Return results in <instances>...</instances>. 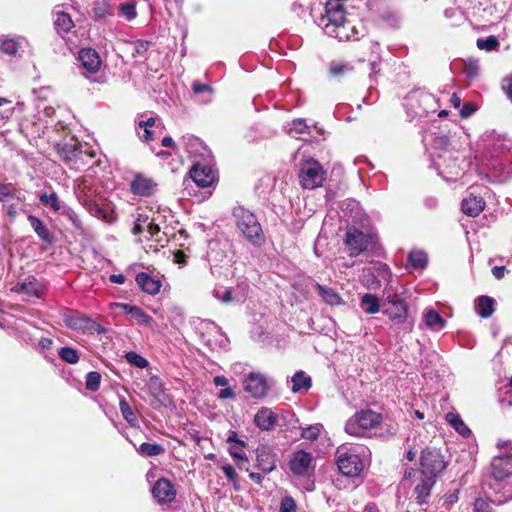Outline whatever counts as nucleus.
<instances>
[{
	"label": "nucleus",
	"mask_w": 512,
	"mask_h": 512,
	"mask_svg": "<svg viewBox=\"0 0 512 512\" xmlns=\"http://www.w3.org/2000/svg\"><path fill=\"white\" fill-rule=\"evenodd\" d=\"M317 23L328 36L339 41H355L363 36L362 31L346 18L340 0H329L325 5V14L319 17Z\"/></svg>",
	"instance_id": "nucleus-1"
},
{
	"label": "nucleus",
	"mask_w": 512,
	"mask_h": 512,
	"mask_svg": "<svg viewBox=\"0 0 512 512\" xmlns=\"http://www.w3.org/2000/svg\"><path fill=\"white\" fill-rule=\"evenodd\" d=\"M55 150L60 158L70 169L80 170L84 168L95 153L87 152L82 149V145L71 138L69 141H63L55 145Z\"/></svg>",
	"instance_id": "nucleus-2"
},
{
	"label": "nucleus",
	"mask_w": 512,
	"mask_h": 512,
	"mask_svg": "<svg viewBox=\"0 0 512 512\" xmlns=\"http://www.w3.org/2000/svg\"><path fill=\"white\" fill-rule=\"evenodd\" d=\"M336 464L339 471L348 477H357L365 468V460L357 448L340 446L336 450Z\"/></svg>",
	"instance_id": "nucleus-3"
},
{
	"label": "nucleus",
	"mask_w": 512,
	"mask_h": 512,
	"mask_svg": "<svg viewBox=\"0 0 512 512\" xmlns=\"http://www.w3.org/2000/svg\"><path fill=\"white\" fill-rule=\"evenodd\" d=\"M381 421L380 414L372 410H362L348 419L345 431L352 436L364 437L369 430L377 427Z\"/></svg>",
	"instance_id": "nucleus-4"
},
{
	"label": "nucleus",
	"mask_w": 512,
	"mask_h": 512,
	"mask_svg": "<svg viewBox=\"0 0 512 512\" xmlns=\"http://www.w3.org/2000/svg\"><path fill=\"white\" fill-rule=\"evenodd\" d=\"M298 176L304 189H315L322 186L326 179V171L318 161L308 159L301 164Z\"/></svg>",
	"instance_id": "nucleus-5"
},
{
	"label": "nucleus",
	"mask_w": 512,
	"mask_h": 512,
	"mask_svg": "<svg viewBox=\"0 0 512 512\" xmlns=\"http://www.w3.org/2000/svg\"><path fill=\"white\" fill-rule=\"evenodd\" d=\"M421 473L424 476L435 478L447 467V462L440 450L426 448L421 452L420 457Z\"/></svg>",
	"instance_id": "nucleus-6"
},
{
	"label": "nucleus",
	"mask_w": 512,
	"mask_h": 512,
	"mask_svg": "<svg viewBox=\"0 0 512 512\" xmlns=\"http://www.w3.org/2000/svg\"><path fill=\"white\" fill-rule=\"evenodd\" d=\"M233 216L236 218V224L241 233L252 244L256 243V216L242 205H238L233 210Z\"/></svg>",
	"instance_id": "nucleus-7"
},
{
	"label": "nucleus",
	"mask_w": 512,
	"mask_h": 512,
	"mask_svg": "<svg viewBox=\"0 0 512 512\" xmlns=\"http://www.w3.org/2000/svg\"><path fill=\"white\" fill-rule=\"evenodd\" d=\"M64 322L69 328L74 330H81L84 333L101 334L104 332V328L100 324L92 320L90 317L79 313L66 316L64 318Z\"/></svg>",
	"instance_id": "nucleus-8"
},
{
	"label": "nucleus",
	"mask_w": 512,
	"mask_h": 512,
	"mask_svg": "<svg viewBox=\"0 0 512 512\" xmlns=\"http://www.w3.org/2000/svg\"><path fill=\"white\" fill-rule=\"evenodd\" d=\"M371 242V237L362 231L351 227L346 231L345 244L347 245L350 255L357 256L366 250Z\"/></svg>",
	"instance_id": "nucleus-9"
},
{
	"label": "nucleus",
	"mask_w": 512,
	"mask_h": 512,
	"mask_svg": "<svg viewBox=\"0 0 512 512\" xmlns=\"http://www.w3.org/2000/svg\"><path fill=\"white\" fill-rule=\"evenodd\" d=\"M289 465L293 474L297 476H310L314 471L312 455L303 450L293 454Z\"/></svg>",
	"instance_id": "nucleus-10"
},
{
	"label": "nucleus",
	"mask_w": 512,
	"mask_h": 512,
	"mask_svg": "<svg viewBox=\"0 0 512 512\" xmlns=\"http://www.w3.org/2000/svg\"><path fill=\"white\" fill-rule=\"evenodd\" d=\"M153 497L161 504L171 503L175 500L177 490L167 478H159L152 488Z\"/></svg>",
	"instance_id": "nucleus-11"
},
{
	"label": "nucleus",
	"mask_w": 512,
	"mask_h": 512,
	"mask_svg": "<svg viewBox=\"0 0 512 512\" xmlns=\"http://www.w3.org/2000/svg\"><path fill=\"white\" fill-rule=\"evenodd\" d=\"M157 188L156 181L142 173L135 174L130 182V191L137 196L150 197Z\"/></svg>",
	"instance_id": "nucleus-12"
},
{
	"label": "nucleus",
	"mask_w": 512,
	"mask_h": 512,
	"mask_svg": "<svg viewBox=\"0 0 512 512\" xmlns=\"http://www.w3.org/2000/svg\"><path fill=\"white\" fill-rule=\"evenodd\" d=\"M147 233L149 234V237L147 238V252L152 251L156 253L160 248H164L169 242L167 234L161 231L160 226L155 223L154 219H151L149 222V225L147 226Z\"/></svg>",
	"instance_id": "nucleus-13"
},
{
	"label": "nucleus",
	"mask_w": 512,
	"mask_h": 512,
	"mask_svg": "<svg viewBox=\"0 0 512 512\" xmlns=\"http://www.w3.org/2000/svg\"><path fill=\"white\" fill-rule=\"evenodd\" d=\"M189 174L200 188L210 187L216 180L214 170L207 165L195 164L190 169Z\"/></svg>",
	"instance_id": "nucleus-14"
},
{
	"label": "nucleus",
	"mask_w": 512,
	"mask_h": 512,
	"mask_svg": "<svg viewBox=\"0 0 512 512\" xmlns=\"http://www.w3.org/2000/svg\"><path fill=\"white\" fill-rule=\"evenodd\" d=\"M281 418H284L282 410L262 407L258 409V429L271 431L279 424Z\"/></svg>",
	"instance_id": "nucleus-15"
},
{
	"label": "nucleus",
	"mask_w": 512,
	"mask_h": 512,
	"mask_svg": "<svg viewBox=\"0 0 512 512\" xmlns=\"http://www.w3.org/2000/svg\"><path fill=\"white\" fill-rule=\"evenodd\" d=\"M383 313L395 323H404L407 318V305L401 299H397L395 297L388 298L387 305Z\"/></svg>",
	"instance_id": "nucleus-16"
},
{
	"label": "nucleus",
	"mask_w": 512,
	"mask_h": 512,
	"mask_svg": "<svg viewBox=\"0 0 512 512\" xmlns=\"http://www.w3.org/2000/svg\"><path fill=\"white\" fill-rule=\"evenodd\" d=\"M78 60L91 74L97 73L101 67V58L93 48H82L78 53Z\"/></svg>",
	"instance_id": "nucleus-17"
},
{
	"label": "nucleus",
	"mask_w": 512,
	"mask_h": 512,
	"mask_svg": "<svg viewBox=\"0 0 512 512\" xmlns=\"http://www.w3.org/2000/svg\"><path fill=\"white\" fill-rule=\"evenodd\" d=\"M45 287L35 276H28L24 282L18 283L11 288L12 292L23 293L28 296L40 297L44 293Z\"/></svg>",
	"instance_id": "nucleus-18"
},
{
	"label": "nucleus",
	"mask_w": 512,
	"mask_h": 512,
	"mask_svg": "<svg viewBox=\"0 0 512 512\" xmlns=\"http://www.w3.org/2000/svg\"><path fill=\"white\" fill-rule=\"evenodd\" d=\"M410 100L417 102L416 113L419 115H427L436 111V99L428 92H416L410 96Z\"/></svg>",
	"instance_id": "nucleus-19"
},
{
	"label": "nucleus",
	"mask_w": 512,
	"mask_h": 512,
	"mask_svg": "<svg viewBox=\"0 0 512 512\" xmlns=\"http://www.w3.org/2000/svg\"><path fill=\"white\" fill-rule=\"evenodd\" d=\"M135 281L140 289L149 295H157L162 287V282L160 279L153 277L146 272L138 273L136 275Z\"/></svg>",
	"instance_id": "nucleus-20"
},
{
	"label": "nucleus",
	"mask_w": 512,
	"mask_h": 512,
	"mask_svg": "<svg viewBox=\"0 0 512 512\" xmlns=\"http://www.w3.org/2000/svg\"><path fill=\"white\" fill-rule=\"evenodd\" d=\"M277 456L270 446L263 445L258 447V469L264 473H269L276 467Z\"/></svg>",
	"instance_id": "nucleus-21"
},
{
	"label": "nucleus",
	"mask_w": 512,
	"mask_h": 512,
	"mask_svg": "<svg viewBox=\"0 0 512 512\" xmlns=\"http://www.w3.org/2000/svg\"><path fill=\"white\" fill-rule=\"evenodd\" d=\"M32 229L37 234L39 239L48 245L55 243V237L53 233L48 229L46 224L35 215H28L27 217Z\"/></svg>",
	"instance_id": "nucleus-22"
},
{
	"label": "nucleus",
	"mask_w": 512,
	"mask_h": 512,
	"mask_svg": "<svg viewBox=\"0 0 512 512\" xmlns=\"http://www.w3.org/2000/svg\"><path fill=\"white\" fill-rule=\"evenodd\" d=\"M512 474V463L502 462L499 457H494L491 462V476L496 482H502Z\"/></svg>",
	"instance_id": "nucleus-23"
},
{
	"label": "nucleus",
	"mask_w": 512,
	"mask_h": 512,
	"mask_svg": "<svg viewBox=\"0 0 512 512\" xmlns=\"http://www.w3.org/2000/svg\"><path fill=\"white\" fill-rule=\"evenodd\" d=\"M435 484V478L425 476L424 479L418 483L414 489V493L416 495L415 499L419 505L426 504L428 502V498L430 497L431 490Z\"/></svg>",
	"instance_id": "nucleus-24"
},
{
	"label": "nucleus",
	"mask_w": 512,
	"mask_h": 512,
	"mask_svg": "<svg viewBox=\"0 0 512 512\" xmlns=\"http://www.w3.org/2000/svg\"><path fill=\"white\" fill-rule=\"evenodd\" d=\"M54 26L57 33L61 36H64L75 27V24L69 13L64 11H56L54 13Z\"/></svg>",
	"instance_id": "nucleus-25"
},
{
	"label": "nucleus",
	"mask_w": 512,
	"mask_h": 512,
	"mask_svg": "<svg viewBox=\"0 0 512 512\" xmlns=\"http://www.w3.org/2000/svg\"><path fill=\"white\" fill-rule=\"evenodd\" d=\"M461 206L466 215L476 217L483 211L485 202L481 197L469 196L462 201Z\"/></svg>",
	"instance_id": "nucleus-26"
},
{
	"label": "nucleus",
	"mask_w": 512,
	"mask_h": 512,
	"mask_svg": "<svg viewBox=\"0 0 512 512\" xmlns=\"http://www.w3.org/2000/svg\"><path fill=\"white\" fill-rule=\"evenodd\" d=\"M423 320L427 328L433 331H440L446 325L445 319H443L440 314L433 309L425 310Z\"/></svg>",
	"instance_id": "nucleus-27"
},
{
	"label": "nucleus",
	"mask_w": 512,
	"mask_h": 512,
	"mask_svg": "<svg viewBox=\"0 0 512 512\" xmlns=\"http://www.w3.org/2000/svg\"><path fill=\"white\" fill-rule=\"evenodd\" d=\"M315 287L318 290V293L321 296L322 300L326 304L331 306L343 304V299L334 289L321 285L319 283H316Z\"/></svg>",
	"instance_id": "nucleus-28"
},
{
	"label": "nucleus",
	"mask_w": 512,
	"mask_h": 512,
	"mask_svg": "<svg viewBox=\"0 0 512 512\" xmlns=\"http://www.w3.org/2000/svg\"><path fill=\"white\" fill-rule=\"evenodd\" d=\"M292 387L291 391L293 393L306 392L310 389L312 385L311 378L305 374L303 371L296 372L292 379Z\"/></svg>",
	"instance_id": "nucleus-29"
},
{
	"label": "nucleus",
	"mask_w": 512,
	"mask_h": 512,
	"mask_svg": "<svg viewBox=\"0 0 512 512\" xmlns=\"http://www.w3.org/2000/svg\"><path fill=\"white\" fill-rule=\"evenodd\" d=\"M124 311L127 314H130L133 319L137 321L138 324L151 326L153 323V318L146 314L143 309L135 305L123 304Z\"/></svg>",
	"instance_id": "nucleus-30"
},
{
	"label": "nucleus",
	"mask_w": 512,
	"mask_h": 512,
	"mask_svg": "<svg viewBox=\"0 0 512 512\" xmlns=\"http://www.w3.org/2000/svg\"><path fill=\"white\" fill-rule=\"evenodd\" d=\"M77 195H78L80 202L84 203L93 198H96L97 191L88 180L82 178L79 180V183H78Z\"/></svg>",
	"instance_id": "nucleus-31"
},
{
	"label": "nucleus",
	"mask_w": 512,
	"mask_h": 512,
	"mask_svg": "<svg viewBox=\"0 0 512 512\" xmlns=\"http://www.w3.org/2000/svg\"><path fill=\"white\" fill-rule=\"evenodd\" d=\"M495 301L489 296H480L476 302V312L482 318L490 317L494 312Z\"/></svg>",
	"instance_id": "nucleus-32"
},
{
	"label": "nucleus",
	"mask_w": 512,
	"mask_h": 512,
	"mask_svg": "<svg viewBox=\"0 0 512 512\" xmlns=\"http://www.w3.org/2000/svg\"><path fill=\"white\" fill-rule=\"evenodd\" d=\"M150 394L159 401L165 397V387L163 381L156 375H152L147 383Z\"/></svg>",
	"instance_id": "nucleus-33"
},
{
	"label": "nucleus",
	"mask_w": 512,
	"mask_h": 512,
	"mask_svg": "<svg viewBox=\"0 0 512 512\" xmlns=\"http://www.w3.org/2000/svg\"><path fill=\"white\" fill-rule=\"evenodd\" d=\"M360 306L367 314H375L380 308L378 298L370 293L362 296Z\"/></svg>",
	"instance_id": "nucleus-34"
},
{
	"label": "nucleus",
	"mask_w": 512,
	"mask_h": 512,
	"mask_svg": "<svg viewBox=\"0 0 512 512\" xmlns=\"http://www.w3.org/2000/svg\"><path fill=\"white\" fill-rule=\"evenodd\" d=\"M498 453L494 457H499L502 462L507 461L512 463V441L511 440H498L496 443Z\"/></svg>",
	"instance_id": "nucleus-35"
},
{
	"label": "nucleus",
	"mask_w": 512,
	"mask_h": 512,
	"mask_svg": "<svg viewBox=\"0 0 512 512\" xmlns=\"http://www.w3.org/2000/svg\"><path fill=\"white\" fill-rule=\"evenodd\" d=\"M446 419L451 424V426L462 436H469L471 434L470 429L465 425L458 414L449 412L446 414Z\"/></svg>",
	"instance_id": "nucleus-36"
},
{
	"label": "nucleus",
	"mask_w": 512,
	"mask_h": 512,
	"mask_svg": "<svg viewBox=\"0 0 512 512\" xmlns=\"http://www.w3.org/2000/svg\"><path fill=\"white\" fill-rule=\"evenodd\" d=\"M93 13L96 19H105L113 15L112 7L107 0H96L93 4Z\"/></svg>",
	"instance_id": "nucleus-37"
},
{
	"label": "nucleus",
	"mask_w": 512,
	"mask_h": 512,
	"mask_svg": "<svg viewBox=\"0 0 512 512\" xmlns=\"http://www.w3.org/2000/svg\"><path fill=\"white\" fill-rule=\"evenodd\" d=\"M138 452L146 457H154L163 454L165 452V448L158 443L144 442L138 448Z\"/></svg>",
	"instance_id": "nucleus-38"
},
{
	"label": "nucleus",
	"mask_w": 512,
	"mask_h": 512,
	"mask_svg": "<svg viewBox=\"0 0 512 512\" xmlns=\"http://www.w3.org/2000/svg\"><path fill=\"white\" fill-rule=\"evenodd\" d=\"M119 409L123 416V418L130 424L135 425L137 422V417L125 398H121L119 401Z\"/></svg>",
	"instance_id": "nucleus-39"
},
{
	"label": "nucleus",
	"mask_w": 512,
	"mask_h": 512,
	"mask_svg": "<svg viewBox=\"0 0 512 512\" xmlns=\"http://www.w3.org/2000/svg\"><path fill=\"white\" fill-rule=\"evenodd\" d=\"M61 360L69 364H76L79 361V353L72 347H62L58 351Z\"/></svg>",
	"instance_id": "nucleus-40"
},
{
	"label": "nucleus",
	"mask_w": 512,
	"mask_h": 512,
	"mask_svg": "<svg viewBox=\"0 0 512 512\" xmlns=\"http://www.w3.org/2000/svg\"><path fill=\"white\" fill-rule=\"evenodd\" d=\"M274 384L275 381L272 378L258 374V398L265 397Z\"/></svg>",
	"instance_id": "nucleus-41"
},
{
	"label": "nucleus",
	"mask_w": 512,
	"mask_h": 512,
	"mask_svg": "<svg viewBox=\"0 0 512 512\" xmlns=\"http://www.w3.org/2000/svg\"><path fill=\"white\" fill-rule=\"evenodd\" d=\"M125 359L129 364L134 365L137 368L143 369L149 365L148 360L135 351L127 352L125 354Z\"/></svg>",
	"instance_id": "nucleus-42"
},
{
	"label": "nucleus",
	"mask_w": 512,
	"mask_h": 512,
	"mask_svg": "<svg viewBox=\"0 0 512 512\" xmlns=\"http://www.w3.org/2000/svg\"><path fill=\"white\" fill-rule=\"evenodd\" d=\"M39 200L43 205L50 206L55 212H58L62 208L61 202L55 192L51 194L44 193L40 195Z\"/></svg>",
	"instance_id": "nucleus-43"
},
{
	"label": "nucleus",
	"mask_w": 512,
	"mask_h": 512,
	"mask_svg": "<svg viewBox=\"0 0 512 512\" xmlns=\"http://www.w3.org/2000/svg\"><path fill=\"white\" fill-rule=\"evenodd\" d=\"M88 211L95 217L99 219L106 218V211L102 208V206L98 203L97 198H93L87 202L82 203Z\"/></svg>",
	"instance_id": "nucleus-44"
},
{
	"label": "nucleus",
	"mask_w": 512,
	"mask_h": 512,
	"mask_svg": "<svg viewBox=\"0 0 512 512\" xmlns=\"http://www.w3.org/2000/svg\"><path fill=\"white\" fill-rule=\"evenodd\" d=\"M101 383V374L97 371H91L86 376V389L92 392L99 390Z\"/></svg>",
	"instance_id": "nucleus-45"
},
{
	"label": "nucleus",
	"mask_w": 512,
	"mask_h": 512,
	"mask_svg": "<svg viewBox=\"0 0 512 512\" xmlns=\"http://www.w3.org/2000/svg\"><path fill=\"white\" fill-rule=\"evenodd\" d=\"M409 263L414 268H423L427 263V256L422 251H412L408 257Z\"/></svg>",
	"instance_id": "nucleus-46"
},
{
	"label": "nucleus",
	"mask_w": 512,
	"mask_h": 512,
	"mask_svg": "<svg viewBox=\"0 0 512 512\" xmlns=\"http://www.w3.org/2000/svg\"><path fill=\"white\" fill-rule=\"evenodd\" d=\"M151 219L146 214H139L136 218V221L134 222L132 233L134 235H139L143 233L144 231H147V226L149 225V222Z\"/></svg>",
	"instance_id": "nucleus-47"
},
{
	"label": "nucleus",
	"mask_w": 512,
	"mask_h": 512,
	"mask_svg": "<svg viewBox=\"0 0 512 512\" xmlns=\"http://www.w3.org/2000/svg\"><path fill=\"white\" fill-rule=\"evenodd\" d=\"M499 46V41L495 36H489L485 39L477 40V47L481 50L492 51Z\"/></svg>",
	"instance_id": "nucleus-48"
},
{
	"label": "nucleus",
	"mask_w": 512,
	"mask_h": 512,
	"mask_svg": "<svg viewBox=\"0 0 512 512\" xmlns=\"http://www.w3.org/2000/svg\"><path fill=\"white\" fill-rule=\"evenodd\" d=\"M352 68L345 63L341 62H331L329 66V72L332 76L339 77L349 71H351Z\"/></svg>",
	"instance_id": "nucleus-49"
},
{
	"label": "nucleus",
	"mask_w": 512,
	"mask_h": 512,
	"mask_svg": "<svg viewBox=\"0 0 512 512\" xmlns=\"http://www.w3.org/2000/svg\"><path fill=\"white\" fill-rule=\"evenodd\" d=\"M320 431H321L320 425H311V426L303 429L301 436H302V438H304L306 440L313 441L319 437Z\"/></svg>",
	"instance_id": "nucleus-50"
},
{
	"label": "nucleus",
	"mask_w": 512,
	"mask_h": 512,
	"mask_svg": "<svg viewBox=\"0 0 512 512\" xmlns=\"http://www.w3.org/2000/svg\"><path fill=\"white\" fill-rule=\"evenodd\" d=\"M256 381V373L250 372L249 375L243 381V388L246 392L251 393L253 397L256 396L255 390L256 385L254 382Z\"/></svg>",
	"instance_id": "nucleus-51"
},
{
	"label": "nucleus",
	"mask_w": 512,
	"mask_h": 512,
	"mask_svg": "<svg viewBox=\"0 0 512 512\" xmlns=\"http://www.w3.org/2000/svg\"><path fill=\"white\" fill-rule=\"evenodd\" d=\"M150 43L144 40H137L134 42L133 57L143 56L149 49Z\"/></svg>",
	"instance_id": "nucleus-52"
},
{
	"label": "nucleus",
	"mask_w": 512,
	"mask_h": 512,
	"mask_svg": "<svg viewBox=\"0 0 512 512\" xmlns=\"http://www.w3.org/2000/svg\"><path fill=\"white\" fill-rule=\"evenodd\" d=\"M309 129L304 119H295L291 123V130L295 131L297 134L308 133Z\"/></svg>",
	"instance_id": "nucleus-53"
},
{
	"label": "nucleus",
	"mask_w": 512,
	"mask_h": 512,
	"mask_svg": "<svg viewBox=\"0 0 512 512\" xmlns=\"http://www.w3.org/2000/svg\"><path fill=\"white\" fill-rule=\"evenodd\" d=\"M1 50L8 55H15L18 50V45L14 40H4L1 44Z\"/></svg>",
	"instance_id": "nucleus-54"
},
{
	"label": "nucleus",
	"mask_w": 512,
	"mask_h": 512,
	"mask_svg": "<svg viewBox=\"0 0 512 512\" xmlns=\"http://www.w3.org/2000/svg\"><path fill=\"white\" fill-rule=\"evenodd\" d=\"M121 11L127 17V19H134L137 15L135 5L133 3H123L121 4Z\"/></svg>",
	"instance_id": "nucleus-55"
},
{
	"label": "nucleus",
	"mask_w": 512,
	"mask_h": 512,
	"mask_svg": "<svg viewBox=\"0 0 512 512\" xmlns=\"http://www.w3.org/2000/svg\"><path fill=\"white\" fill-rule=\"evenodd\" d=\"M295 501L291 497H286L282 500L280 512H295Z\"/></svg>",
	"instance_id": "nucleus-56"
},
{
	"label": "nucleus",
	"mask_w": 512,
	"mask_h": 512,
	"mask_svg": "<svg viewBox=\"0 0 512 512\" xmlns=\"http://www.w3.org/2000/svg\"><path fill=\"white\" fill-rule=\"evenodd\" d=\"M474 511L475 512H490L491 506L488 501L478 498L474 502Z\"/></svg>",
	"instance_id": "nucleus-57"
},
{
	"label": "nucleus",
	"mask_w": 512,
	"mask_h": 512,
	"mask_svg": "<svg viewBox=\"0 0 512 512\" xmlns=\"http://www.w3.org/2000/svg\"><path fill=\"white\" fill-rule=\"evenodd\" d=\"M13 197L12 184L0 183V201Z\"/></svg>",
	"instance_id": "nucleus-58"
},
{
	"label": "nucleus",
	"mask_w": 512,
	"mask_h": 512,
	"mask_svg": "<svg viewBox=\"0 0 512 512\" xmlns=\"http://www.w3.org/2000/svg\"><path fill=\"white\" fill-rule=\"evenodd\" d=\"M173 262L179 265H186L188 262V255L182 250H177L173 254Z\"/></svg>",
	"instance_id": "nucleus-59"
},
{
	"label": "nucleus",
	"mask_w": 512,
	"mask_h": 512,
	"mask_svg": "<svg viewBox=\"0 0 512 512\" xmlns=\"http://www.w3.org/2000/svg\"><path fill=\"white\" fill-rule=\"evenodd\" d=\"M222 471L224 472L225 476L228 480L235 483L237 480V473L231 465H224L221 467Z\"/></svg>",
	"instance_id": "nucleus-60"
},
{
	"label": "nucleus",
	"mask_w": 512,
	"mask_h": 512,
	"mask_svg": "<svg viewBox=\"0 0 512 512\" xmlns=\"http://www.w3.org/2000/svg\"><path fill=\"white\" fill-rule=\"evenodd\" d=\"M227 442L234 443L235 444V448H237V449H242V448H244L246 446V443L243 440H240L238 438V435H237V433L235 431H232L230 433V435L227 438Z\"/></svg>",
	"instance_id": "nucleus-61"
},
{
	"label": "nucleus",
	"mask_w": 512,
	"mask_h": 512,
	"mask_svg": "<svg viewBox=\"0 0 512 512\" xmlns=\"http://www.w3.org/2000/svg\"><path fill=\"white\" fill-rule=\"evenodd\" d=\"M212 88L207 85V84H202L198 81H195L193 84H192V91L195 93V94H200V93H203V92H206V91H209V92H212Z\"/></svg>",
	"instance_id": "nucleus-62"
},
{
	"label": "nucleus",
	"mask_w": 512,
	"mask_h": 512,
	"mask_svg": "<svg viewBox=\"0 0 512 512\" xmlns=\"http://www.w3.org/2000/svg\"><path fill=\"white\" fill-rule=\"evenodd\" d=\"M220 291H215V296L220 299L224 303H230L232 298V290L231 289H225L222 294H220Z\"/></svg>",
	"instance_id": "nucleus-63"
},
{
	"label": "nucleus",
	"mask_w": 512,
	"mask_h": 512,
	"mask_svg": "<svg viewBox=\"0 0 512 512\" xmlns=\"http://www.w3.org/2000/svg\"><path fill=\"white\" fill-rule=\"evenodd\" d=\"M218 397L220 399H232L235 397V392L231 387L227 386L220 390Z\"/></svg>",
	"instance_id": "nucleus-64"
}]
</instances>
